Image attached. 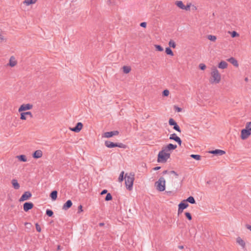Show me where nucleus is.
<instances>
[{"instance_id": "f704fd0d", "label": "nucleus", "mask_w": 251, "mask_h": 251, "mask_svg": "<svg viewBox=\"0 0 251 251\" xmlns=\"http://www.w3.org/2000/svg\"><path fill=\"white\" fill-rule=\"evenodd\" d=\"M124 171H122L120 175V176L118 178V181L120 182H121L122 181H123L124 179L125 178V177H124Z\"/></svg>"}, {"instance_id": "b1692460", "label": "nucleus", "mask_w": 251, "mask_h": 251, "mask_svg": "<svg viewBox=\"0 0 251 251\" xmlns=\"http://www.w3.org/2000/svg\"><path fill=\"white\" fill-rule=\"evenodd\" d=\"M16 158L19 162H26L28 161L27 156L24 154L17 155Z\"/></svg>"}, {"instance_id": "ddd939ff", "label": "nucleus", "mask_w": 251, "mask_h": 251, "mask_svg": "<svg viewBox=\"0 0 251 251\" xmlns=\"http://www.w3.org/2000/svg\"><path fill=\"white\" fill-rule=\"evenodd\" d=\"M119 131H117V130L109 131V132H106L103 134L102 137L109 138L113 136L118 135L119 134Z\"/></svg>"}, {"instance_id": "4be33fe9", "label": "nucleus", "mask_w": 251, "mask_h": 251, "mask_svg": "<svg viewBox=\"0 0 251 251\" xmlns=\"http://www.w3.org/2000/svg\"><path fill=\"white\" fill-rule=\"evenodd\" d=\"M33 207V204L32 202H25L24 204L23 208L25 211L27 212L31 209Z\"/></svg>"}, {"instance_id": "9b49d317", "label": "nucleus", "mask_w": 251, "mask_h": 251, "mask_svg": "<svg viewBox=\"0 0 251 251\" xmlns=\"http://www.w3.org/2000/svg\"><path fill=\"white\" fill-rule=\"evenodd\" d=\"M83 124L81 122H78L74 127H69L71 131H74L76 133L79 132L83 128Z\"/></svg>"}, {"instance_id": "6e6d98bb", "label": "nucleus", "mask_w": 251, "mask_h": 251, "mask_svg": "<svg viewBox=\"0 0 251 251\" xmlns=\"http://www.w3.org/2000/svg\"><path fill=\"white\" fill-rule=\"evenodd\" d=\"M60 248H61L60 246V245H58V247H57V250H60Z\"/></svg>"}, {"instance_id": "7ed1b4c3", "label": "nucleus", "mask_w": 251, "mask_h": 251, "mask_svg": "<svg viewBox=\"0 0 251 251\" xmlns=\"http://www.w3.org/2000/svg\"><path fill=\"white\" fill-rule=\"evenodd\" d=\"M125 180L126 189L129 191L131 190L134 180V175L131 173L126 174Z\"/></svg>"}, {"instance_id": "79ce46f5", "label": "nucleus", "mask_w": 251, "mask_h": 251, "mask_svg": "<svg viewBox=\"0 0 251 251\" xmlns=\"http://www.w3.org/2000/svg\"><path fill=\"white\" fill-rule=\"evenodd\" d=\"M53 212L52 211V210H50V209H48L46 211V214L49 216V217H51L53 215Z\"/></svg>"}, {"instance_id": "a878e982", "label": "nucleus", "mask_w": 251, "mask_h": 251, "mask_svg": "<svg viewBox=\"0 0 251 251\" xmlns=\"http://www.w3.org/2000/svg\"><path fill=\"white\" fill-rule=\"evenodd\" d=\"M73 205L72 202L71 200H68L63 205V209L67 210L70 208Z\"/></svg>"}, {"instance_id": "de8ad7c7", "label": "nucleus", "mask_w": 251, "mask_h": 251, "mask_svg": "<svg viewBox=\"0 0 251 251\" xmlns=\"http://www.w3.org/2000/svg\"><path fill=\"white\" fill-rule=\"evenodd\" d=\"M168 174L170 175H173L176 177L178 176L177 174L174 171H171L168 172Z\"/></svg>"}, {"instance_id": "bb28decb", "label": "nucleus", "mask_w": 251, "mask_h": 251, "mask_svg": "<svg viewBox=\"0 0 251 251\" xmlns=\"http://www.w3.org/2000/svg\"><path fill=\"white\" fill-rule=\"evenodd\" d=\"M122 70L125 74H128L131 70V67L129 66H124L122 67Z\"/></svg>"}, {"instance_id": "a211bd4d", "label": "nucleus", "mask_w": 251, "mask_h": 251, "mask_svg": "<svg viewBox=\"0 0 251 251\" xmlns=\"http://www.w3.org/2000/svg\"><path fill=\"white\" fill-rule=\"evenodd\" d=\"M209 153L214 154L216 155H223L226 154L225 151L220 150V149H216L215 150L213 151H208Z\"/></svg>"}, {"instance_id": "2eb2a0df", "label": "nucleus", "mask_w": 251, "mask_h": 251, "mask_svg": "<svg viewBox=\"0 0 251 251\" xmlns=\"http://www.w3.org/2000/svg\"><path fill=\"white\" fill-rule=\"evenodd\" d=\"M17 64V60L14 56H10L7 65L10 67H14Z\"/></svg>"}, {"instance_id": "c9c22d12", "label": "nucleus", "mask_w": 251, "mask_h": 251, "mask_svg": "<svg viewBox=\"0 0 251 251\" xmlns=\"http://www.w3.org/2000/svg\"><path fill=\"white\" fill-rule=\"evenodd\" d=\"M154 47L157 51H162L163 50V48L160 45H155Z\"/></svg>"}, {"instance_id": "f257e3e1", "label": "nucleus", "mask_w": 251, "mask_h": 251, "mask_svg": "<svg viewBox=\"0 0 251 251\" xmlns=\"http://www.w3.org/2000/svg\"><path fill=\"white\" fill-rule=\"evenodd\" d=\"M177 148L176 145L168 144L163 146L157 154V161L160 163H165L170 158L173 151Z\"/></svg>"}, {"instance_id": "412c9836", "label": "nucleus", "mask_w": 251, "mask_h": 251, "mask_svg": "<svg viewBox=\"0 0 251 251\" xmlns=\"http://www.w3.org/2000/svg\"><path fill=\"white\" fill-rule=\"evenodd\" d=\"M37 1V0H24L23 1V4L25 6H29L35 4Z\"/></svg>"}, {"instance_id": "aec40b11", "label": "nucleus", "mask_w": 251, "mask_h": 251, "mask_svg": "<svg viewBox=\"0 0 251 251\" xmlns=\"http://www.w3.org/2000/svg\"><path fill=\"white\" fill-rule=\"evenodd\" d=\"M42 156L43 152L40 150L35 151L32 154V157L35 159L41 158Z\"/></svg>"}, {"instance_id": "f03ea898", "label": "nucleus", "mask_w": 251, "mask_h": 251, "mask_svg": "<svg viewBox=\"0 0 251 251\" xmlns=\"http://www.w3.org/2000/svg\"><path fill=\"white\" fill-rule=\"evenodd\" d=\"M221 81L222 75L218 68L215 66L212 67L210 73L209 83L213 85H216L219 84Z\"/></svg>"}, {"instance_id": "bf43d9fd", "label": "nucleus", "mask_w": 251, "mask_h": 251, "mask_svg": "<svg viewBox=\"0 0 251 251\" xmlns=\"http://www.w3.org/2000/svg\"><path fill=\"white\" fill-rule=\"evenodd\" d=\"M100 226H102L103 225V224H100Z\"/></svg>"}, {"instance_id": "393cba45", "label": "nucleus", "mask_w": 251, "mask_h": 251, "mask_svg": "<svg viewBox=\"0 0 251 251\" xmlns=\"http://www.w3.org/2000/svg\"><path fill=\"white\" fill-rule=\"evenodd\" d=\"M11 184L13 186V187L15 189H19L20 187V184L18 183V180L16 179H13L11 180Z\"/></svg>"}, {"instance_id": "5fc2aeb1", "label": "nucleus", "mask_w": 251, "mask_h": 251, "mask_svg": "<svg viewBox=\"0 0 251 251\" xmlns=\"http://www.w3.org/2000/svg\"><path fill=\"white\" fill-rule=\"evenodd\" d=\"M167 173H168V171H164V172H163V174H167Z\"/></svg>"}, {"instance_id": "f8f14e48", "label": "nucleus", "mask_w": 251, "mask_h": 251, "mask_svg": "<svg viewBox=\"0 0 251 251\" xmlns=\"http://www.w3.org/2000/svg\"><path fill=\"white\" fill-rule=\"evenodd\" d=\"M236 243L239 245L242 249H245L246 244L245 240L240 236H237L236 238Z\"/></svg>"}, {"instance_id": "6ab92c4d", "label": "nucleus", "mask_w": 251, "mask_h": 251, "mask_svg": "<svg viewBox=\"0 0 251 251\" xmlns=\"http://www.w3.org/2000/svg\"><path fill=\"white\" fill-rule=\"evenodd\" d=\"M230 63H231L233 66H234L236 68H238L239 67V63L236 59L234 57H231L229 58L227 60Z\"/></svg>"}, {"instance_id": "ea45409f", "label": "nucleus", "mask_w": 251, "mask_h": 251, "mask_svg": "<svg viewBox=\"0 0 251 251\" xmlns=\"http://www.w3.org/2000/svg\"><path fill=\"white\" fill-rule=\"evenodd\" d=\"M6 40L5 37L3 34L0 32V42H3Z\"/></svg>"}, {"instance_id": "0eeeda50", "label": "nucleus", "mask_w": 251, "mask_h": 251, "mask_svg": "<svg viewBox=\"0 0 251 251\" xmlns=\"http://www.w3.org/2000/svg\"><path fill=\"white\" fill-rule=\"evenodd\" d=\"M104 144L106 147H107L108 148H112L114 147H119V148H125L126 146L124 145L122 143L120 144H117V143H114L112 142L106 141L105 142Z\"/></svg>"}, {"instance_id": "8fccbe9b", "label": "nucleus", "mask_w": 251, "mask_h": 251, "mask_svg": "<svg viewBox=\"0 0 251 251\" xmlns=\"http://www.w3.org/2000/svg\"><path fill=\"white\" fill-rule=\"evenodd\" d=\"M140 25L141 27L146 28L147 26V23L146 22H142V23H140Z\"/></svg>"}, {"instance_id": "20e7f679", "label": "nucleus", "mask_w": 251, "mask_h": 251, "mask_svg": "<svg viewBox=\"0 0 251 251\" xmlns=\"http://www.w3.org/2000/svg\"><path fill=\"white\" fill-rule=\"evenodd\" d=\"M156 189L162 192L165 190L166 181L164 177H161L154 184Z\"/></svg>"}, {"instance_id": "39448f33", "label": "nucleus", "mask_w": 251, "mask_h": 251, "mask_svg": "<svg viewBox=\"0 0 251 251\" xmlns=\"http://www.w3.org/2000/svg\"><path fill=\"white\" fill-rule=\"evenodd\" d=\"M34 105L31 103H23L18 108V112L30 111L32 110Z\"/></svg>"}, {"instance_id": "e433bc0d", "label": "nucleus", "mask_w": 251, "mask_h": 251, "mask_svg": "<svg viewBox=\"0 0 251 251\" xmlns=\"http://www.w3.org/2000/svg\"><path fill=\"white\" fill-rule=\"evenodd\" d=\"M245 128L251 131V122H247L246 123Z\"/></svg>"}, {"instance_id": "3c124183", "label": "nucleus", "mask_w": 251, "mask_h": 251, "mask_svg": "<svg viewBox=\"0 0 251 251\" xmlns=\"http://www.w3.org/2000/svg\"><path fill=\"white\" fill-rule=\"evenodd\" d=\"M83 211V209H82V206L80 205L79 206H78V213H80V212H81Z\"/></svg>"}, {"instance_id": "c756f323", "label": "nucleus", "mask_w": 251, "mask_h": 251, "mask_svg": "<svg viewBox=\"0 0 251 251\" xmlns=\"http://www.w3.org/2000/svg\"><path fill=\"white\" fill-rule=\"evenodd\" d=\"M207 38L212 41V42H215L217 40V37L215 35H208L207 36Z\"/></svg>"}, {"instance_id": "09e8293b", "label": "nucleus", "mask_w": 251, "mask_h": 251, "mask_svg": "<svg viewBox=\"0 0 251 251\" xmlns=\"http://www.w3.org/2000/svg\"><path fill=\"white\" fill-rule=\"evenodd\" d=\"M35 226H36V229L37 231L39 232H41V228L37 223L35 224Z\"/></svg>"}, {"instance_id": "864d4df0", "label": "nucleus", "mask_w": 251, "mask_h": 251, "mask_svg": "<svg viewBox=\"0 0 251 251\" xmlns=\"http://www.w3.org/2000/svg\"><path fill=\"white\" fill-rule=\"evenodd\" d=\"M160 169V167H156L155 168H154V170H159Z\"/></svg>"}, {"instance_id": "f3484780", "label": "nucleus", "mask_w": 251, "mask_h": 251, "mask_svg": "<svg viewBox=\"0 0 251 251\" xmlns=\"http://www.w3.org/2000/svg\"><path fill=\"white\" fill-rule=\"evenodd\" d=\"M169 139L173 140L176 142L180 146L181 145V140L180 138L177 136L175 133L172 134L170 135Z\"/></svg>"}, {"instance_id": "c03bdc74", "label": "nucleus", "mask_w": 251, "mask_h": 251, "mask_svg": "<svg viewBox=\"0 0 251 251\" xmlns=\"http://www.w3.org/2000/svg\"><path fill=\"white\" fill-rule=\"evenodd\" d=\"M112 199V196L110 193L107 194L105 197V201H108L111 200Z\"/></svg>"}, {"instance_id": "58836bf2", "label": "nucleus", "mask_w": 251, "mask_h": 251, "mask_svg": "<svg viewBox=\"0 0 251 251\" xmlns=\"http://www.w3.org/2000/svg\"><path fill=\"white\" fill-rule=\"evenodd\" d=\"M199 68L201 70H205L206 68V65L204 64V63H200L199 65Z\"/></svg>"}, {"instance_id": "1a4fd4ad", "label": "nucleus", "mask_w": 251, "mask_h": 251, "mask_svg": "<svg viewBox=\"0 0 251 251\" xmlns=\"http://www.w3.org/2000/svg\"><path fill=\"white\" fill-rule=\"evenodd\" d=\"M251 135V131L244 128L241 131V138L242 140H246Z\"/></svg>"}, {"instance_id": "a18cd8bd", "label": "nucleus", "mask_w": 251, "mask_h": 251, "mask_svg": "<svg viewBox=\"0 0 251 251\" xmlns=\"http://www.w3.org/2000/svg\"><path fill=\"white\" fill-rule=\"evenodd\" d=\"M173 128L174 129L177 131L178 132H181L180 128L179 126L177 125V124L176 125V126H174Z\"/></svg>"}, {"instance_id": "cd10ccee", "label": "nucleus", "mask_w": 251, "mask_h": 251, "mask_svg": "<svg viewBox=\"0 0 251 251\" xmlns=\"http://www.w3.org/2000/svg\"><path fill=\"white\" fill-rule=\"evenodd\" d=\"M50 196L51 198V199L53 200V201H55L57 199V192L56 191H52L50 194Z\"/></svg>"}, {"instance_id": "9d476101", "label": "nucleus", "mask_w": 251, "mask_h": 251, "mask_svg": "<svg viewBox=\"0 0 251 251\" xmlns=\"http://www.w3.org/2000/svg\"><path fill=\"white\" fill-rule=\"evenodd\" d=\"M188 204L186 202L185 200H183L182 202H181L178 205V214L181 213L183 210L186 209L188 206Z\"/></svg>"}, {"instance_id": "6e6552de", "label": "nucleus", "mask_w": 251, "mask_h": 251, "mask_svg": "<svg viewBox=\"0 0 251 251\" xmlns=\"http://www.w3.org/2000/svg\"><path fill=\"white\" fill-rule=\"evenodd\" d=\"M198 7L191 2H188L186 5L185 11L196 12L198 11Z\"/></svg>"}, {"instance_id": "4d7b16f0", "label": "nucleus", "mask_w": 251, "mask_h": 251, "mask_svg": "<svg viewBox=\"0 0 251 251\" xmlns=\"http://www.w3.org/2000/svg\"><path fill=\"white\" fill-rule=\"evenodd\" d=\"M179 248L180 249H183V246H179Z\"/></svg>"}, {"instance_id": "13d9d810", "label": "nucleus", "mask_w": 251, "mask_h": 251, "mask_svg": "<svg viewBox=\"0 0 251 251\" xmlns=\"http://www.w3.org/2000/svg\"><path fill=\"white\" fill-rule=\"evenodd\" d=\"M28 224H29V223H25V225H28Z\"/></svg>"}, {"instance_id": "4468645a", "label": "nucleus", "mask_w": 251, "mask_h": 251, "mask_svg": "<svg viewBox=\"0 0 251 251\" xmlns=\"http://www.w3.org/2000/svg\"><path fill=\"white\" fill-rule=\"evenodd\" d=\"M32 195L31 193L29 191L25 192L20 198L19 201H26L31 198Z\"/></svg>"}, {"instance_id": "a19ab883", "label": "nucleus", "mask_w": 251, "mask_h": 251, "mask_svg": "<svg viewBox=\"0 0 251 251\" xmlns=\"http://www.w3.org/2000/svg\"><path fill=\"white\" fill-rule=\"evenodd\" d=\"M174 108L175 111H176L177 112H181L182 111V109L180 107H178L177 106L175 105V106H174Z\"/></svg>"}, {"instance_id": "4c0bfd02", "label": "nucleus", "mask_w": 251, "mask_h": 251, "mask_svg": "<svg viewBox=\"0 0 251 251\" xmlns=\"http://www.w3.org/2000/svg\"><path fill=\"white\" fill-rule=\"evenodd\" d=\"M169 124L170 126H176V125L177 124L175 121L172 119L170 118L169 120Z\"/></svg>"}, {"instance_id": "5701e85b", "label": "nucleus", "mask_w": 251, "mask_h": 251, "mask_svg": "<svg viewBox=\"0 0 251 251\" xmlns=\"http://www.w3.org/2000/svg\"><path fill=\"white\" fill-rule=\"evenodd\" d=\"M175 5L180 9L185 10L186 5H184L182 1L176 0L175 2Z\"/></svg>"}, {"instance_id": "dca6fc26", "label": "nucleus", "mask_w": 251, "mask_h": 251, "mask_svg": "<svg viewBox=\"0 0 251 251\" xmlns=\"http://www.w3.org/2000/svg\"><path fill=\"white\" fill-rule=\"evenodd\" d=\"M228 66V63L225 60H221L218 64V68L220 69H226Z\"/></svg>"}, {"instance_id": "49530a36", "label": "nucleus", "mask_w": 251, "mask_h": 251, "mask_svg": "<svg viewBox=\"0 0 251 251\" xmlns=\"http://www.w3.org/2000/svg\"><path fill=\"white\" fill-rule=\"evenodd\" d=\"M185 215L186 217H187V218L189 220H192V216H191V214L190 213L186 212L185 213Z\"/></svg>"}, {"instance_id": "72a5a7b5", "label": "nucleus", "mask_w": 251, "mask_h": 251, "mask_svg": "<svg viewBox=\"0 0 251 251\" xmlns=\"http://www.w3.org/2000/svg\"><path fill=\"white\" fill-rule=\"evenodd\" d=\"M190 156L192 158L196 159V160H198V161L200 160L201 159V156L200 155H198V154H191L190 155Z\"/></svg>"}, {"instance_id": "7c9ffc66", "label": "nucleus", "mask_w": 251, "mask_h": 251, "mask_svg": "<svg viewBox=\"0 0 251 251\" xmlns=\"http://www.w3.org/2000/svg\"><path fill=\"white\" fill-rule=\"evenodd\" d=\"M228 33L232 38L239 37L240 36L239 34L235 31H229Z\"/></svg>"}, {"instance_id": "423d86ee", "label": "nucleus", "mask_w": 251, "mask_h": 251, "mask_svg": "<svg viewBox=\"0 0 251 251\" xmlns=\"http://www.w3.org/2000/svg\"><path fill=\"white\" fill-rule=\"evenodd\" d=\"M20 113V119L22 121H26L28 118L32 119L33 115L30 111L18 112Z\"/></svg>"}, {"instance_id": "473e14b6", "label": "nucleus", "mask_w": 251, "mask_h": 251, "mask_svg": "<svg viewBox=\"0 0 251 251\" xmlns=\"http://www.w3.org/2000/svg\"><path fill=\"white\" fill-rule=\"evenodd\" d=\"M185 201H186V202H190V203H192V204H194L196 202L194 198L193 197H192V196H190V197H188Z\"/></svg>"}, {"instance_id": "c85d7f7f", "label": "nucleus", "mask_w": 251, "mask_h": 251, "mask_svg": "<svg viewBox=\"0 0 251 251\" xmlns=\"http://www.w3.org/2000/svg\"><path fill=\"white\" fill-rule=\"evenodd\" d=\"M165 52L167 55H170L171 56H173L174 55L173 51L169 47L165 49Z\"/></svg>"}, {"instance_id": "2f4dec72", "label": "nucleus", "mask_w": 251, "mask_h": 251, "mask_svg": "<svg viewBox=\"0 0 251 251\" xmlns=\"http://www.w3.org/2000/svg\"><path fill=\"white\" fill-rule=\"evenodd\" d=\"M168 44H169V46H170V47H171L173 49H175L176 48V43L173 40H172V39L170 40L169 41Z\"/></svg>"}, {"instance_id": "37998d69", "label": "nucleus", "mask_w": 251, "mask_h": 251, "mask_svg": "<svg viewBox=\"0 0 251 251\" xmlns=\"http://www.w3.org/2000/svg\"><path fill=\"white\" fill-rule=\"evenodd\" d=\"M170 92L168 90L166 89L163 91V95L165 97H167L169 95Z\"/></svg>"}, {"instance_id": "603ef678", "label": "nucleus", "mask_w": 251, "mask_h": 251, "mask_svg": "<svg viewBox=\"0 0 251 251\" xmlns=\"http://www.w3.org/2000/svg\"><path fill=\"white\" fill-rule=\"evenodd\" d=\"M107 193V190H103L101 192V195H103V194H105Z\"/></svg>"}]
</instances>
